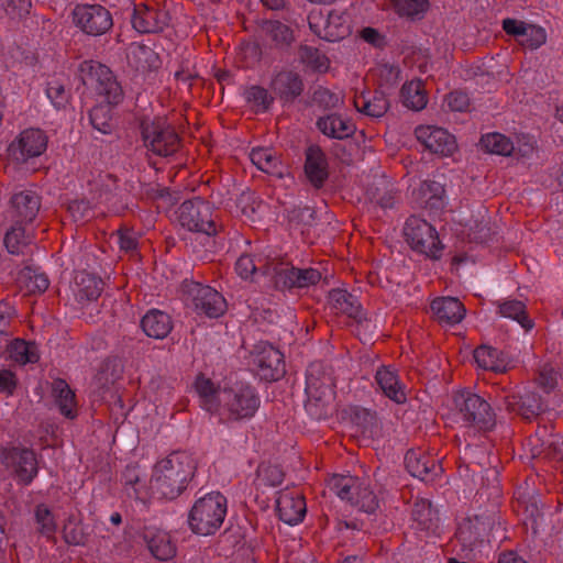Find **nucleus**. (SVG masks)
Returning <instances> with one entry per match:
<instances>
[{"label":"nucleus","instance_id":"423d86ee","mask_svg":"<svg viewBox=\"0 0 563 563\" xmlns=\"http://www.w3.org/2000/svg\"><path fill=\"white\" fill-rule=\"evenodd\" d=\"M227 516V499L220 493H210L194 504L189 514L191 530L201 536L213 534Z\"/></svg>","mask_w":563,"mask_h":563},{"label":"nucleus","instance_id":"dca6fc26","mask_svg":"<svg viewBox=\"0 0 563 563\" xmlns=\"http://www.w3.org/2000/svg\"><path fill=\"white\" fill-rule=\"evenodd\" d=\"M47 147V137L38 129H27L9 145V155L16 162L24 163L29 158L42 155Z\"/></svg>","mask_w":563,"mask_h":563},{"label":"nucleus","instance_id":"de8ad7c7","mask_svg":"<svg viewBox=\"0 0 563 563\" xmlns=\"http://www.w3.org/2000/svg\"><path fill=\"white\" fill-rule=\"evenodd\" d=\"M300 62L313 71L324 73L329 69V58L318 48L311 46H302L299 49Z\"/></svg>","mask_w":563,"mask_h":563},{"label":"nucleus","instance_id":"774afa93","mask_svg":"<svg viewBox=\"0 0 563 563\" xmlns=\"http://www.w3.org/2000/svg\"><path fill=\"white\" fill-rule=\"evenodd\" d=\"M362 37L374 45H378L380 42V35L379 33L372 27H366L362 31Z\"/></svg>","mask_w":563,"mask_h":563},{"label":"nucleus","instance_id":"c85d7f7f","mask_svg":"<svg viewBox=\"0 0 563 563\" xmlns=\"http://www.w3.org/2000/svg\"><path fill=\"white\" fill-rule=\"evenodd\" d=\"M305 174L309 183L320 188L329 176L325 154L318 146H310L306 152Z\"/></svg>","mask_w":563,"mask_h":563},{"label":"nucleus","instance_id":"2eb2a0df","mask_svg":"<svg viewBox=\"0 0 563 563\" xmlns=\"http://www.w3.org/2000/svg\"><path fill=\"white\" fill-rule=\"evenodd\" d=\"M3 464L18 483L23 485L31 484L38 472L34 451L22 446L8 449L3 455Z\"/></svg>","mask_w":563,"mask_h":563},{"label":"nucleus","instance_id":"5701e85b","mask_svg":"<svg viewBox=\"0 0 563 563\" xmlns=\"http://www.w3.org/2000/svg\"><path fill=\"white\" fill-rule=\"evenodd\" d=\"M277 511L284 522L297 525L302 521L307 511L305 498L298 492H282L277 498Z\"/></svg>","mask_w":563,"mask_h":563},{"label":"nucleus","instance_id":"393cba45","mask_svg":"<svg viewBox=\"0 0 563 563\" xmlns=\"http://www.w3.org/2000/svg\"><path fill=\"white\" fill-rule=\"evenodd\" d=\"M40 197L32 190L15 194L11 199L10 217L13 221L30 223L38 213Z\"/></svg>","mask_w":563,"mask_h":563},{"label":"nucleus","instance_id":"bb28decb","mask_svg":"<svg viewBox=\"0 0 563 563\" xmlns=\"http://www.w3.org/2000/svg\"><path fill=\"white\" fill-rule=\"evenodd\" d=\"M70 289L76 301L79 305H85L96 300L101 295L103 283L95 275L82 271L75 275Z\"/></svg>","mask_w":563,"mask_h":563},{"label":"nucleus","instance_id":"f704fd0d","mask_svg":"<svg viewBox=\"0 0 563 563\" xmlns=\"http://www.w3.org/2000/svg\"><path fill=\"white\" fill-rule=\"evenodd\" d=\"M141 325L145 334L154 339H164L173 328L170 317L159 310L148 311L143 317Z\"/></svg>","mask_w":563,"mask_h":563},{"label":"nucleus","instance_id":"e433bc0d","mask_svg":"<svg viewBox=\"0 0 563 563\" xmlns=\"http://www.w3.org/2000/svg\"><path fill=\"white\" fill-rule=\"evenodd\" d=\"M250 158L260 170L276 176L283 175L279 157L274 150L267 147L253 148Z\"/></svg>","mask_w":563,"mask_h":563},{"label":"nucleus","instance_id":"f03ea898","mask_svg":"<svg viewBox=\"0 0 563 563\" xmlns=\"http://www.w3.org/2000/svg\"><path fill=\"white\" fill-rule=\"evenodd\" d=\"M80 70L84 85L98 102L90 111V122L100 133L109 134L113 129L111 106L121 100L122 90L112 71L104 65L85 62Z\"/></svg>","mask_w":563,"mask_h":563},{"label":"nucleus","instance_id":"13d9d810","mask_svg":"<svg viewBox=\"0 0 563 563\" xmlns=\"http://www.w3.org/2000/svg\"><path fill=\"white\" fill-rule=\"evenodd\" d=\"M118 243L121 250L131 252L134 251L137 246V238L131 230L119 231Z\"/></svg>","mask_w":563,"mask_h":563},{"label":"nucleus","instance_id":"49530a36","mask_svg":"<svg viewBox=\"0 0 563 563\" xmlns=\"http://www.w3.org/2000/svg\"><path fill=\"white\" fill-rule=\"evenodd\" d=\"M34 519L37 526V531L47 539H53L57 531V522L51 509L40 504L35 507Z\"/></svg>","mask_w":563,"mask_h":563},{"label":"nucleus","instance_id":"9b49d317","mask_svg":"<svg viewBox=\"0 0 563 563\" xmlns=\"http://www.w3.org/2000/svg\"><path fill=\"white\" fill-rule=\"evenodd\" d=\"M311 31L329 42H336L346 37L350 32L349 16L344 12L313 10L308 15Z\"/></svg>","mask_w":563,"mask_h":563},{"label":"nucleus","instance_id":"6ab92c4d","mask_svg":"<svg viewBox=\"0 0 563 563\" xmlns=\"http://www.w3.org/2000/svg\"><path fill=\"white\" fill-rule=\"evenodd\" d=\"M503 29L515 37L519 45L528 49H537L547 42L545 30L536 24L508 18L503 21Z\"/></svg>","mask_w":563,"mask_h":563},{"label":"nucleus","instance_id":"1a4fd4ad","mask_svg":"<svg viewBox=\"0 0 563 563\" xmlns=\"http://www.w3.org/2000/svg\"><path fill=\"white\" fill-rule=\"evenodd\" d=\"M142 136L145 147L159 156L172 155L179 147L177 133L163 119L143 122Z\"/></svg>","mask_w":563,"mask_h":563},{"label":"nucleus","instance_id":"09e8293b","mask_svg":"<svg viewBox=\"0 0 563 563\" xmlns=\"http://www.w3.org/2000/svg\"><path fill=\"white\" fill-rule=\"evenodd\" d=\"M499 313L512 320H516L522 328L531 329L532 322L526 314L525 305L518 300H509L499 305Z\"/></svg>","mask_w":563,"mask_h":563},{"label":"nucleus","instance_id":"a19ab883","mask_svg":"<svg viewBox=\"0 0 563 563\" xmlns=\"http://www.w3.org/2000/svg\"><path fill=\"white\" fill-rule=\"evenodd\" d=\"M401 98L404 104L412 110H422L428 102L427 93L421 80H411L401 88Z\"/></svg>","mask_w":563,"mask_h":563},{"label":"nucleus","instance_id":"a18cd8bd","mask_svg":"<svg viewBox=\"0 0 563 563\" xmlns=\"http://www.w3.org/2000/svg\"><path fill=\"white\" fill-rule=\"evenodd\" d=\"M412 519L421 530H430L435 526L437 511L429 500L420 499L415 503Z\"/></svg>","mask_w":563,"mask_h":563},{"label":"nucleus","instance_id":"79ce46f5","mask_svg":"<svg viewBox=\"0 0 563 563\" xmlns=\"http://www.w3.org/2000/svg\"><path fill=\"white\" fill-rule=\"evenodd\" d=\"M24 224V222L14 221L4 236V245L11 254H20L31 242L32 235L26 231Z\"/></svg>","mask_w":563,"mask_h":563},{"label":"nucleus","instance_id":"58836bf2","mask_svg":"<svg viewBox=\"0 0 563 563\" xmlns=\"http://www.w3.org/2000/svg\"><path fill=\"white\" fill-rule=\"evenodd\" d=\"M53 395L62 415L67 418L76 416L75 394L63 379L53 383Z\"/></svg>","mask_w":563,"mask_h":563},{"label":"nucleus","instance_id":"69168bd1","mask_svg":"<svg viewBox=\"0 0 563 563\" xmlns=\"http://www.w3.org/2000/svg\"><path fill=\"white\" fill-rule=\"evenodd\" d=\"M141 472L136 465H129L123 472L122 478L125 485L134 486L140 482Z\"/></svg>","mask_w":563,"mask_h":563},{"label":"nucleus","instance_id":"a211bd4d","mask_svg":"<svg viewBox=\"0 0 563 563\" xmlns=\"http://www.w3.org/2000/svg\"><path fill=\"white\" fill-rule=\"evenodd\" d=\"M415 134L424 148L433 154L450 156L457 148L455 137L442 128L421 125Z\"/></svg>","mask_w":563,"mask_h":563},{"label":"nucleus","instance_id":"0eeeda50","mask_svg":"<svg viewBox=\"0 0 563 563\" xmlns=\"http://www.w3.org/2000/svg\"><path fill=\"white\" fill-rule=\"evenodd\" d=\"M328 488L340 499L350 503L360 510L372 514L378 507V499L369 484L352 475H333Z\"/></svg>","mask_w":563,"mask_h":563},{"label":"nucleus","instance_id":"20e7f679","mask_svg":"<svg viewBox=\"0 0 563 563\" xmlns=\"http://www.w3.org/2000/svg\"><path fill=\"white\" fill-rule=\"evenodd\" d=\"M449 417L464 427L488 430L495 423L490 405L481 396L471 391H457L449 405Z\"/></svg>","mask_w":563,"mask_h":563},{"label":"nucleus","instance_id":"e2e57ef3","mask_svg":"<svg viewBox=\"0 0 563 563\" xmlns=\"http://www.w3.org/2000/svg\"><path fill=\"white\" fill-rule=\"evenodd\" d=\"M536 151V141L532 137L518 139L515 152L522 157H530Z\"/></svg>","mask_w":563,"mask_h":563},{"label":"nucleus","instance_id":"2f4dec72","mask_svg":"<svg viewBox=\"0 0 563 563\" xmlns=\"http://www.w3.org/2000/svg\"><path fill=\"white\" fill-rule=\"evenodd\" d=\"M417 203L426 209L439 210L444 206V188L437 181H423L420 187L413 191Z\"/></svg>","mask_w":563,"mask_h":563},{"label":"nucleus","instance_id":"72a5a7b5","mask_svg":"<svg viewBox=\"0 0 563 563\" xmlns=\"http://www.w3.org/2000/svg\"><path fill=\"white\" fill-rule=\"evenodd\" d=\"M329 302L336 313L346 314L355 319L357 322L362 321V307L357 299L343 289H333L329 294Z\"/></svg>","mask_w":563,"mask_h":563},{"label":"nucleus","instance_id":"4c0bfd02","mask_svg":"<svg viewBox=\"0 0 563 563\" xmlns=\"http://www.w3.org/2000/svg\"><path fill=\"white\" fill-rule=\"evenodd\" d=\"M353 102L358 112L371 118H380L388 110V101L382 93H375L373 97L355 96Z\"/></svg>","mask_w":563,"mask_h":563},{"label":"nucleus","instance_id":"864d4df0","mask_svg":"<svg viewBox=\"0 0 563 563\" xmlns=\"http://www.w3.org/2000/svg\"><path fill=\"white\" fill-rule=\"evenodd\" d=\"M258 478L263 485L275 487L283 483L284 473L276 465H263L258 468Z\"/></svg>","mask_w":563,"mask_h":563},{"label":"nucleus","instance_id":"4468645a","mask_svg":"<svg viewBox=\"0 0 563 563\" xmlns=\"http://www.w3.org/2000/svg\"><path fill=\"white\" fill-rule=\"evenodd\" d=\"M73 19L76 26L92 36L104 34L113 25L111 13L100 4L76 5L73 11Z\"/></svg>","mask_w":563,"mask_h":563},{"label":"nucleus","instance_id":"052dcab7","mask_svg":"<svg viewBox=\"0 0 563 563\" xmlns=\"http://www.w3.org/2000/svg\"><path fill=\"white\" fill-rule=\"evenodd\" d=\"M539 385L550 391L556 386V373L551 367H543L538 377Z\"/></svg>","mask_w":563,"mask_h":563},{"label":"nucleus","instance_id":"473e14b6","mask_svg":"<svg viewBox=\"0 0 563 563\" xmlns=\"http://www.w3.org/2000/svg\"><path fill=\"white\" fill-rule=\"evenodd\" d=\"M318 129L327 136L333 139H346L354 134V123L341 115L329 114L317 121Z\"/></svg>","mask_w":563,"mask_h":563},{"label":"nucleus","instance_id":"b1692460","mask_svg":"<svg viewBox=\"0 0 563 563\" xmlns=\"http://www.w3.org/2000/svg\"><path fill=\"white\" fill-rule=\"evenodd\" d=\"M167 24L166 12L150 8L144 3L135 4L132 25L140 33L159 32Z\"/></svg>","mask_w":563,"mask_h":563},{"label":"nucleus","instance_id":"603ef678","mask_svg":"<svg viewBox=\"0 0 563 563\" xmlns=\"http://www.w3.org/2000/svg\"><path fill=\"white\" fill-rule=\"evenodd\" d=\"M264 30L277 44H288L292 40L291 30L278 21L266 22Z\"/></svg>","mask_w":563,"mask_h":563},{"label":"nucleus","instance_id":"f3484780","mask_svg":"<svg viewBox=\"0 0 563 563\" xmlns=\"http://www.w3.org/2000/svg\"><path fill=\"white\" fill-rule=\"evenodd\" d=\"M321 274L314 268L299 269L284 262H277L274 266L273 284L277 288L309 287L316 285Z\"/></svg>","mask_w":563,"mask_h":563},{"label":"nucleus","instance_id":"4be33fe9","mask_svg":"<svg viewBox=\"0 0 563 563\" xmlns=\"http://www.w3.org/2000/svg\"><path fill=\"white\" fill-rule=\"evenodd\" d=\"M277 265L276 258L268 254H260L256 256L244 254L241 255L235 263V272L243 279H250L257 273L268 276L273 282L274 266Z\"/></svg>","mask_w":563,"mask_h":563},{"label":"nucleus","instance_id":"4d7b16f0","mask_svg":"<svg viewBox=\"0 0 563 563\" xmlns=\"http://www.w3.org/2000/svg\"><path fill=\"white\" fill-rule=\"evenodd\" d=\"M448 106L453 111H465L470 106V100L466 93L462 91H453L446 97Z\"/></svg>","mask_w":563,"mask_h":563},{"label":"nucleus","instance_id":"cd10ccee","mask_svg":"<svg viewBox=\"0 0 563 563\" xmlns=\"http://www.w3.org/2000/svg\"><path fill=\"white\" fill-rule=\"evenodd\" d=\"M431 310L440 323L448 325L460 323L466 313L464 305L454 297L434 299L431 303Z\"/></svg>","mask_w":563,"mask_h":563},{"label":"nucleus","instance_id":"f257e3e1","mask_svg":"<svg viewBox=\"0 0 563 563\" xmlns=\"http://www.w3.org/2000/svg\"><path fill=\"white\" fill-rule=\"evenodd\" d=\"M195 388L206 410L218 412L228 420L250 419L260 407L255 390L244 383L216 387L210 378L200 375L195 382Z\"/></svg>","mask_w":563,"mask_h":563},{"label":"nucleus","instance_id":"c756f323","mask_svg":"<svg viewBox=\"0 0 563 563\" xmlns=\"http://www.w3.org/2000/svg\"><path fill=\"white\" fill-rule=\"evenodd\" d=\"M272 89L284 100H292L303 89L300 76L292 70L279 71L272 81Z\"/></svg>","mask_w":563,"mask_h":563},{"label":"nucleus","instance_id":"6e6552de","mask_svg":"<svg viewBox=\"0 0 563 563\" xmlns=\"http://www.w3.org/2000/svg\"><path fill=\"white\" fill-rule=\"evenodd\" d=\"M177 220L181 227L192 232L207 235L217 232L212 207L200 198L183 202L177 211Z\"/></svg>","mask_w":563,"mask_h":563},{"label":"nucleus","instance_id":"412c9836","mask_svg":"<svg viewBox=\"0 0 563 563\" xmlns=\"http://www.w3.org/2000/svg\"><path fill=\"white\" fill-rule=\"evenodd\" d=\"M408 472L422 481L433 479L442 472L439 460L421 449L409 450L405 456Z\"/></svg>","mask_w":563,"mask_h":563},{"label":"nucleus","instance_id":"7c9ffc66","mask_svg":"<svg viewBox=\"0 0 563 563\" xmlns=\"http://www.w3.org/2000/svg\"><path fill=\"white\" fill-rule=\"evenodd\" d=\"M474 360L478 367L495 373H504L509 368L508 357L497 349L482 345L474 351Z\"/></svg>","mask_w":563,"mask_h":563},{"label":"nucleus","instance_id":"ddd939ff","mask_svg":"<svg viewBox=\"0 0 563 563\" xmlns=\"http://www.w3.org/2000/svg\"><path fill=\"white\" fill-rule=\"evenodd\" d=\"M250 365L261 379L277 380L285 373L282 353L267 342L257 343L250 355Z\"/></svg>","mask_w":563,"mask_h":563},{"label":"nucleus","instance_id":"8fccbe9b","mask_svg":"<svg viewBox=\"0 0 563 563\" xmlns=\"http://www.w3.org/2000/svg\"><path fill=\"white\" fill-rule=\"evenodd\" d=\"M394 10L400 16L420 18L428 9V0H391Z\"/></svg>","mask_w":563,"mask_h":563},{"label":"nucleus","instance_id":"7ed1b4c3","mask_svg":"<svg viewBox=\"0 0 563 563\" xmlns=\"http://www.w3.org/2000/svg\"><path fill=\"white\" fill-rule=\"evenodd\" d=\"M195 472V463L185 452H175L159 460L153 468L150 487L162 498L174 499L181 494Z\"/></svg>","mask_w":563,"mask_h":563},{"label":"nucleus","instance_id":"a878e982","mask_svg":"<svg viewBox=\"0 0 563 563\" xmlns=\"http://www.w3.org/2000/svg\"><path fill=\"white\" fill-rule=\"evenodd\" d=\"M375 382L382 393L396 404L407 399L405 385L400 382L395 368L380 366L375 374Z\"/></svg>","mask_w":563,"mask_h":563},{"label":"nucleus","instance_id":"6e6d98bb","mask_svg":"<svg viewBox=\"0 0 563 563\" xmlns=\"http://www.w3.org/2000/svg\"><path fill=\"white\" fill-rule=\"evenodd\" d=\"M508 407L512 411H518L527 419L538 415L542 410L541 404L536 398L530 399V397H527L518 409L515 408L511 402L508 404Z\"/></svg>","mask_w":563,"mask_h":563},{"label":"nucleus","instance_id":"aec40b11","mask_svg":"<svg viewBox=\"0 0 563 563\" xmlns=\"http://www.w3.org/2000/svg\"><path fill=\"white\" fill-rule=\"evenodd\" d=\"M492 528L488 518L474 517L464 519L456 531V538L463 550L473 551L487 537Z\"/></svg>","mask_w":563,"mask_h":563},{"label":"nucleus","instance_id":"c9c22d12","mask_svg":"<svg viewBox=\"0 0 563 563\" xmlns=\"http://www.w3.org/2000/svg\"><path fill=\"white\" fill-rule=\"evenodd\" d=\"M145 539L148 550L157 560L167 561L175 555V545L167 532L148 529L145 532Z\"/></svg>","mask_w":563,"mask_h":563},{"label":"nucleus","instance_id":"37998d69","mask_svg":"<svg viewBox=\"0 0 563 563\" xmlns=\"http://www.w3.org/2000/svg\"><path fill=\"white\" fill-rule=\"evenodd\" d=\"M19 284L29 294H41L48 288L49 280L44 273L26 267L19 275Z\"/></svg>","mask_w":563,"mask_h":563},{"label":"nucleus","instance_id":"f8f14e48","mask_svg":"<svg viewBox=\"0 0 563 563\" xmlns=\"http://www.w3.org/2000/svg\"><path fill=\"white\" fill-rule=\"evenodd\" d=\"M405 235L412 250L437 258L441 253V243L435 229L426 220L410 217L406 221Z\"/></svg>","mask_w":563,"mask_h":563},{"label":"nucleus","instance_id":"c03bdc74","mask_svg":"<svg viewBox=\"0 0 563 563\" xmlns=\"http://www.w3.org/2000/svg\"><path fill=\"white\" fill-rule=\"evenodd\" d=\"M483 148L492 154L510 155L515 152V144L504 134L488 133L481 140Z\"/></svg>","mask_w":563,"mask_h":563},{"label":"nucleus","instance_id":"bf43d9fd","mask_svg":"<svg viewBox=\"0 0 563 563\" xmlns=\"http://www.w3.org/2000/svg\"><path fill=\"white\" fill-rule=\"evenodd\" d=\"M16 387V377L9 369L0 371V393L12 395Z\"/></svg>","mask_w":563,"mask_h":563},{"label":"nucleus","instance_id":"39448f33","mask_svg":"<svg viewBox=\"0 0 563 563\" xmlns=\"http://www.w3.org/2000/svg\"><path fill=\"white\" fill-rule=\"evenodd\" d=\"M307 400L305 408L314 419H323L328 415L333 398V379L321 363H312L307 371Z\"/></svg>","mask_w":563,"mask_h":563},{"label":"nucleus","instance_id":"338daca9","mask_svg":"<svg viewBox=\"0 0 563 563\" xmlns=\"http://www.w3.org/2000/svg\"><path fill=\"white\" fill-rule=\"evenodd\" d=\"M498 563H528L526 560H523L521 556H519L517 553L509 551L501 553L498 559Z\"/></svg>","mask_w":563,"mask_h":563},{"label":"nucleus","instance_id":"9d476101","mask_svg":"<svg viewBox=\"0 0 563 563\" xmlns=\"http://www.w3.org/2000/svg\"><path fill=\"white\" fill-rule=\"evenodd\" d=\"M184 302L187 307L209 318H218L225 311V300L222 295L212 287L199 283L186 285Z\"/></svg>","mask_w":563,"mask_h":563},{"label":"nucleus","instance_id":"ea45409f","mask_svg":"<svg viewBox=\"0 0 563 563\" xmlns=\"http://www.w3.org/2000/svg\"><path fill=\"white\" fill-rule=\"evenodd\" d=\"M9 357L18 364L36 363L40 358L37 345L24 340H14L8 346Z\"/></svg>","mask_w":563,"mask_h":563},{"label":"nucleus","instance_id":"0e129e2a","mask_svg":"<svg viewBox=\"0 0 563 563\" xmlns=\"http://www.w3.org/2000/svg\"><path fill=\"white\" fill-rule=\"evenodd\" d=\"M64 539L69 544H81L84 542V534L81 532V529L73 526V525H66L63 530Z\"/></svg>","mask_w":563,"mask_h":563},{"label":"nucleus","instance_id":"5fc2aeb1","mask_svg":"<svg viewBox=\"0 0 563 563\" xmlns=\"http://www.w3.org/2000/svg\"><path fill=\"white\" fill-rule=\"evenodd\" d=\"M46 95L57 109L65 108L69 100L68 91L58 81H51L48 84Z\"/></svg>","mask_w":563,"mask_h":563},{"label":"nucleus","instance_id":"3c124183","mask_svg":"<svg viewBox=\"0 0 563 563\" xmlns=\"http://www.w3.org/2000/svg\"><path fill=\"white\" fill-rule=\"evenodd\" d=\"M245 99L256 110V112L267 110L273 101L268 91L257 86H253L245 91Z\"/></svg>","mask_w":563,"mask_h":563},{"label":"nucleus","instance_id":"680f3d73","mask_svg":"<svg viewBox=\"0 0 563 563\" xmlns=\"http://www.w3.org/2000/svg\"><path fill=\"white\" fill-rule=\"evenodd\" d=\"M14 308L7 301H0V333H5L14 317Z\"/></svg>","mask_w":563,"mask_h":563}]
</instances>
